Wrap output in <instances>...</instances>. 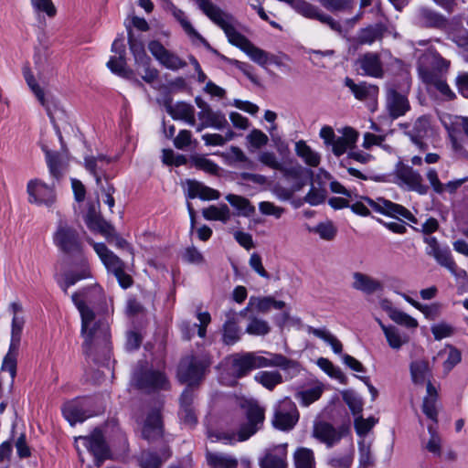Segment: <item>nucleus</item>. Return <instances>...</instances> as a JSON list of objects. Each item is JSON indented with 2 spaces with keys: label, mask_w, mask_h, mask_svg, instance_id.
I'll return each instance as SVG.
<instances>
[{
  "label": "nucleus",
  "mask_w": 468,
  "mask_h": 468,
  "mask_svg": "<svg viewBox=\"0 0 468 468\" xmlns=\"http://www.w3.org/2000/svg\"><path fill=\"white\" fill-rule=\"evenodd\" d=\"M202 12L225 32L229 41L240 48L255 63L265 66L268 63L280 65L274 56L254 46L239 33L232 25V17L214 5L210 0H195Z\"/></svg>",
  "instance_id": "1"
},
{
  "label": "nucleus",
  "mask_w": 468,
  "mask_h": 468,
  "mask_svg": "<svg viewBox=\"0 0 468 468\" xmlns=\"http://www.w3.org/2000/svg\"><path fill=\"white\" fill-rule=\"evenodd\" d=\"M72 301L81 317V335L84 337L83 348L88 356L101 352L107 356L110 354L109 324L102 317H97L80 298V293L72 295Z\"/></svg>",
  "instance_id": "2"
},
{
  "label": "nucleus",
  "mask_w": 468,
  "mask_h": 468,
  "mask_svg": "<svg viewBox=\"0 0 468 468\" xmlns=\"http://www.w3.org/2000/svg\"><path fill=\"white\" fill-rule=\"evenodd\" d=\"M72 301L81 317V335L84 337L83 348L88 356L101 352L107 356L110 354L109 324L102 317H97L80 298V293L72 295Z\"/></svg>",
  "instance_id": "3"
},
{
  "label": "nucleus",
  "mask_w": 468,
  "mask_h": 468,
  "mask_svg": "<svg viewBox=\"0 0 468 468\" xmlns=\"http://www.w3.org/2000/svg\"><path fill=\"white\" fill-rule=\"evenodd\" d=\"M267 367L297 369L298 364L281 354H270V358H267L255 353H246L242 356L237 355L233 356L231 373L236 378H242L252 369Z\"/></svg>",
  "instance_id": "4"
},
{
  "label": "nucleus",
  "mask_w": 468,
  "mask_h": 468,
  "mask_svg": "<svg viewBox=\"0 0 468 468\" xmlns=\"http://www.w3.org/2000/svg\"><path fill=\"white\" fill-rule=\"evenodd\" d=\"M247 422L243 424L239 432L238 438L235 433L211 432L208 437L212 442L223 441L225 443H233L236 441H243L252 436L261 429L264 420V410L257 404L250 403L247 409Z\"/></svg>",
  "instance_id": "5"
},
{
  "label": "nucleus",
  "mask_w": 468,
  "mask_h": 468,
  "mask_svg": "<svg viewBox=\"0 0 468 468\" xmlns=\"http://www.w3.org/2000/svg\"><path fill=\"white\" fill-rule=\"evenodd\" d=\"M368 205L374 211L391 216L394 218H404L412 223H417V218L404 207L395 204L384 198L373 200L369 197H361V200L350 206L351 210L360 216H368Z\"/></svg>",
  "instance_id": "6"
},
{
  "label": "nucleus",
  "mask_w": 468,
  "mask_h": 468,
  "mask_svg": "<svg viewBox=\"0 0 468 468\" xmlns=\"http://www.w3.org/2000/svg\"><path fill=\"white\" fill-rule=\"evenodd\" d=\"M210 364L211 361L207 353L186 356L179 364L178 378L188 386L195 385L204 378Z\"/></svg>",
  "instance_id": "7"
},
{
  "label": "nucleus",
  "mask_w": 468,
  "mask_h": 468,
  "mask_svg": "<svg viewBox=\"0 0 468 468\" xmlns=\"http://www.w3.org/2000/svg\"><path fill=\"white\" fill-rule=\"evenodd\" d=\"M53 242L59 250L69 256H80L82 241L79 231L66 221L59 220L53 234Z\"/></svg>",
  "instance_id": "8"
},
{
  "label": "nucleus",
  "mask_w": 468,
  "mask_h": 468,
  "mask_svg": "<svg viewBox=\"0 0 468 468\" xmlns=\"http://www.w3.org/2000/svg\"><path fill=\"white\" fill-rule=\"evenodd\" d=\"M299 413L295 404L288 398L274 407L272 425L281 431H290L297 423Z\"/></svg>",
  "instance_id": "9"
},
{
  "label": "nucleus",
  "mask_w": 468,
  "mask_h": 468,
  "mask_svg": "<svg viewBox=\"0 0 468 468\" xmlns=\"http://www.w3.org/2000/svg\"><path fill=\"white\" fill-rule=\"evenodd\" d=\"M75 441L77 450L80 452V445L86 448L94 456L98 466L110 455L108 446L99 430H94L90 436H80Z\"/></svg>",
  "instance_id": "10"
},
{
  "label": "nucleus",
  "mask_w": 468,
  "mask_h": 468,
  "mask_svg": "<svg viewBox=\"0 0 468 468\" xmlns=\"http://www.w3.org/2000/svg\"><path fill=\"white\" fill-rule=\"evenodd\" d=\"M132 381L137 388L146 392L166 389L169 386L166 377L162 372L152 369L135 371Z\"/></svg>",
  "instance_id": "11"
},
{
  "label": "nucleus",
  "mask_w": 468,
  "mask_h": 468,
  "mask_svg": "<svg viewBox=\"0 0 468 468\" xmlns=\"http://www.w3.org/2000/svg\"><path fill=\"white\" fill-rule=\"evenodd\" d=\"M348 427H334L326 421H317L314 424L313 436L328 448L336 445L348 433Z\"/></svg>",
  "instance_id": "12"
},
{
  "label": "nucleus",
  "mask_w": 468,
  "mask_h": 468,
  "mask_svg": "<svg viewBox=\"0 0 468 468\" xmlns=\"http://www.w3.org/2000/svg\"><path fill=\"white\" fill-rule=\"evenodd\" d=\"M27 192L29 203L49 207L56 200L54 186L38 179H33L27 183Z\"/></svg>",
  "instance_id": "13"
},
{
  "label": "nucleus",
  "mask_w": 468,
  "mask_h": 468,
  "mask_svg": "<svg viewBox=\"0 0 468 468\" xmlns=\"http://www.w3.org/2000/svg\"><path fill=\"white\" fill-rule=\"evenodd\" d=\"M279 171L286 180L293 181L290 190H282L281 197L283 199L291 198L293 193L300 191L305 186V181L303 180L305 169L301 165L292 163L282 165V168Z\"/></svg>",
  "instance_id": "14"
},
{
  "label": "nucleus",
  "mask_w": 468,
  "mask_h": 468,
  "mask_svg": "<svg viewBox=\"0 0 468 468\" xmlns=\"http://www.w3.org/2000/svg\"><path fill=\"white\" fill-rule=\"evenodd\" d=\"M450 67V61L443 58L439 53L429 50L421 56L419 64V74L422 79V71L426 69L432 75H445Z\"/></svg>",
  "instance_id": "15"
},
{
  "label": "nucleus",
  "mask_w": 468,
  "mask_h": 468,
  "mask_svg": "<svg viewBox=\"0 0 468 468\" xmlns=\"http://www.w3.org/2000/svg\"><path fill=\"white\" fill-rule=\"evenodd\" d=\"M148 49L151 54L165 68L176 70L186 66V62L183 61L176 54L167 50L159 41L153 40L148 44Z\"/></svg>",
  "instance_id": "16"
},
{
  "label": "nucleus",
  "mask_w": 468,
  "mask_h": 468,
  "mask_svg": "<svg viewBox=\"0 0 468 468\" xmlns=\"http://www.w3.org/2000/svg\"><path fill=\"white\" fill-rule=\"evenodd\" d=\"M396 175L402 183L407 185L409 189L420 195H425L428 192V186L422 183V176L410 166L401 165L398 167Z\"/></svg>",
  "instance_id": "17"
},
{
  "label": "nucleus",
  "mask_w": 468,
  "mask_h": 468,
  "mask_svg": "<svg viewBox=\"0 0 468 468\" xmlns=\"http://www.w3.org/2000/svg\"><path fill=\"white\" fill-rule=\"evenodd\" d=\"M386 106L393 119L404 115L410 110V102L407 96L397 91L395 89L388 90Z\"/></svg>",
  "instance_id": "18"
},
{
  "label": "nucleus",
  "mask_w": 468,
  "mask_h": 468,
  "mask_svg": "<svg viewBox=\"0 0 468 468\" xmlns=\"http://www.w3.org/2000/svg\"><path fill=\"white\" fill-rule=\"evenodd\" d=\"M352 280V288L366 294H373L384 289V285L380 281L363 272H354Z\"/></svg>",
  "instance_id": "19"
},
{
  "label": "nucleus",
  "mask_w": 468,
  "mask_h": 468,
  "mask_svg": "<svg viewBox=\"0 0 468 468\" xmlns=\"http://www.w3.org/2000/svg\"><path fill=\"white\" fill-rule=\"evenodd\" d=\"M20 341L21 337L11 336L8 352L5 356L1 365V370L7 371L10 374V389H12L13 388L14 380L16 376L17 356L20 346Z\"/></svg>",
  "instance_id": "20"
},
{
  "label": "nucleus",
  "mask_w": 468,
  "mask_h": 468,
  "mask_svg": "<svg viewBox=\"0 0 468 468\" xmlns=\"http://www.w3.org/2000/svg\"><path fill=\"white\" fill-rule=\"evenodd\" d=\"M286 444L278 445L268 451L260 461L261 468H287Z\"/></svg>",
  "instance_id": "21"
},
{
  "label": "nucleus",
  "mask_w": 468,
  "mask_h": 468,
  "mask_svg": "<svg viewBox=\"0 0 468 468\" xmlns=\"http://www.w3.org/2000/svg\"><path fill=\"white\" fill-rule=\"evenodd\" d=\"M93 249L107 268L113 274L123 268L122 261L111 251L103 243H94Z\"/></svg>",
  "instance_id": "22"
},
{
  "label": "nucleus",
  "mask_w": 468,
  "mask_h": 468,
  "mask_svg": "<svg viewBox=\"0 0 468 468\" xmlns=\"http://www.w3.org/2000/svg\"><path fill=\"white\" fill-rule=\"evenodd\" d=\"M357 63L364 75L375 78L382 77V63L378 54L367 53L358 59Z\"/></svg>",
  "instance_id": "23"
},
{
  "label": "nucleus",
  "mask_w": 468,
  "mask_h": 468,
  "mask_svg": "<svg viewBox=\"0 0 468 468\" xmlns=\"http://www.w3.org/2000/svg\"><path fill=\"white\" fill-rule=\"evenodd\" d=\"M219 197H220V194L216 189L207 186L198 181H195V180L187 181V197L188 198L199 197L203 200H217L219 198Z\"/></svg>",
  "instance_id": "24"
},
{
  "label": "nucleus",
  "mask_w": 468,
  "mask_h": 468,
  "mask_svg": "<svg viewBox=\"0 0 468 468\" xmlns=\"http://www.w3.org/2000/svg\"><path fill=\"white\" fill-rule=\"evenodd\" d=\"M345 85L349 88L354 96L359 101L375 98L378 93V88L376 85L361 82L356 84L348 77L345 79Z\"/></svg>",
  "instance_id": "25"
},
{
  "label": "nucleus",
  "mask_w": 468,
  "mask_h": 468,
  "mask_svg": "<svg viewBox=\"0 0 468 468\" xmlns=\"http://www.w3.org/2000/svg\"><path fill=\"white\" fill-rule=\"evenodd\" d=\"M283 301H277L271 296L256 297L251 296L247 305V309H255L259 313L266 314L271 308L281 310L285 307Z\"/></svg>",
  "instance_id": "26"
},
{
  "label": "nucleus",
  "mask_w": 468,
  "mask_h": 468,
  "mask_svg": "<svg viewBox=\"0 0 468 468\" xmlns=\"http://www.w3.org/2000/svg\"><path fill=\"white\" fill-rule=\"evenodd\" d=\"M377 322L381 327L388 346L392 349L398 350L409 342V336L406 334L401 333L396 326L385 325L379 319H377Z\"/></svg>",
  "instance_id": "27"
},
{
  "label": "nucleus",
  "mask_w": 468,
  "mask_h": 468,
  "mask_svg": "<svg viewBox=\"0 0 468 468\" xmlns=\"http://www.w3.org/2000/svg\"><path fill=\"white\" fill-rule=\"evenodd\" d=\"M163 428L160 413L156 410L148 414L143 428V436L148 441H154L162 435Z\"/></svg>",
  "instance_id": "28"
},
{
  "label": "nucleus",
  "mask_w": 468,
  "mask_h": 468,
  "mask_svg": "<svg viewBox=\"0 0 468 468\" xmlns=\"http://www.w3.org/2000/svg\"><path fill=\"white\" fill-rule=\"evenodd\" d=\"M410 376L414 384L422 386L431 380V368L426 360L413 361L410 366Z\"/></svg>",
  "instance_id": "29"
},
{
  "label": "nucleus",
  "mask_w": 468,
  "mask_h": 468,
  "mask_svg": "<svg viewBox=\"0 0 468 468\" xmlns=\"http://www.w3.org/2000/svg\"><path fill=\"white\" fill-rule=\"evenodd\" d=\"M193 394L186 389L180 398L179 416L182 421L188 426H193L197 422V417L192 408Z\"/></svg>",
  "instance_id": "30"
},
{
  "label": "nucleus",
  "mask_w": 468,
  "mask_h": 468,
  "mask_svg": "<svg viewBox=\"0 0 468 468\" xmlns=\"http://www.w3.org/2000/svg\"><path fill=\"white\" fill-rule=\"evenodd\" d=\"M62 411L65 419L70 423V425H74L77 422H82L89 417L82 403L77 400L66 403Z\"/></svg>",
  "instance_id": "31"
},
{
  "label": "nucleus",
  "mask_w": 468,
  "mask_h": 468,
  "mask_svg": "<svg viewBox=\"0 0 468 468\" xmlns=\"http://www.w3.org/2000/svg\"><path fill=\"white\" fill-rule=\"evenodd\" d=\"M418 19L421 25L428 27L442 28L446 27L447 24L443 16L427 7L419 9Z\"/></svg>",
  "instance_id": "32"
},
{
  "label": "nucleus",
  "mask_w": 468,
  "mask_h": 468,
  "mask_svg": "<svg viewBox=\"0 0 468 468\" xmlns=\"http://www.w3.org/2000/svg\"><path fill=\"white\" fill-rule=\"evenodd\" d=\"M422 81L431 87H434L441 95L448 99L454 97V93L446 83L445 75H432L430 71L423 69Z\"/></svg>",
  "instance_id": "33"
},
{
  "label": "nucleus",
  "mask_w": 468,
  "mask_h": 468,
  "mask_svg": "<svg viewBox=\"0 0 468 468\" xmlns=\"http://www.w3.org/2000/svg\"><path fill=\"white\" fill-rule=\"evenodd\" d=\"M207 464L210 468H237L238 460L232 455L207 452L206 454Z\"/></svg>",
  "instance_id": "34"
},
{
  "label": "nucleus",
  "mask_w": 468,
  "mask_h": 468,
  "mask_svg": "<svg viewBox=\"0 0 468 468\" xmlns=\"http://www.w3.org/2000/svg\"><path fill=\"white\" fill-rule=\"evenodd\" d=\"M236 313L230 310L227 314V321L223 326V342L233 345L239 339V329L235 320Z\"/></svg>",
  "instance_id": "35"
},
{
  "label": "nucleus",
  "mask_w": 468,
  "mask_h": 468,
  "mask_svg": "<svg viewBox=\"0 0 468 468\" xmlns=\"http://www.w3.org/2000/svg\"><path fill=\"white\" fill-rule=\"evenodd\" d=\"M226 199L237 210L239 216L250 217L255 212V207L242 196L229 194Z\"/></svg>",
  "instance_id": "36"
},
{
  "label": "nucleus",
  "mask_w": 468,
  "mask_h": 468,
  "mask_svg": "<svg viewBox=\"0 0 468 468\" xmlns=\"http://www.w3.org/2000/svg\"><path fill=\"white\" fill-rule=\"evenodd\" d=\"M169 113L174 119L183 120L190 125H194L196 122L195 109L190 104L185 102L176 103L169 109Z\"/></svg>",
  "instance_id": "37"
},
{
  "label": "nucleus",
  "mask_w": 468,
  "mask_h": 468,
  "mask_svg": "<svg viewBox=\"0 0 468 468\" xmlns=\"http://www.w3.org/2000/svg\"><path fill=\"white\" fill-rule=\"evenodd\" d=\"M199 118L206 121L208 127L222 130L228 126V121L225 114L219 111H213L211 108L201 111L198 114Z\"/></svg>",
  "instance_id": "38"
},
{
  "label": "nucleus",
  "mask_w": 468,
  "mask_h": 468,
  "mask_svg": "<svg viewBox=\"0 0 468 468\" xmlns=\"http://www.w3.org/2000/svg\"><path fill=\"white\" fill-rule=\"evenodd\" d=\"M107 67L112 72L125 79H133L137 85H142L138 79L133 78V71L126 69L125 57H112L107 62Z\"/></svg>",
  "instance_id": "39"
},
{
  "label": "nucleus",
  "mask_w": 468,
  "mask_h": 468,
  "mask_svg": "<svg viewBox=\"0 0 468 468\" xmlns=\"http://www.w3.org/2000/svg\"><path fill=\"white\" fill-rule=\"evenodd\" d=\"M9 309L13 314L12 324H11V336L21 337L23 327L25 324V318L22 315L23 307L18 302L11 303Z\"/></svg>",
  "instance_id": "40"
},
{
  "label": "nucleus",
  "mask_w": 468,
  "mask_h": 468,
  "mask_svg": "<svg viewBox=\"0 0 468 468\" xmlns=\"http://www.w3.org/2000/svg\"><path fill=\"white\" fill-rule=\"evenodd\" d=\"M430 127L429 119L421 116L416 120L411 130L406 132V134L417 145L422 146L421 139L426 135Z\"/></svg>",
  "instance_id": "41"
},
{
  "label": "nucleus",
  "mask_w": 468,
  "mask_h": 468,
  "mask_svg": "<svg viewBox=\"0 0 468 468\" xmlns=\"http://www.w3.org/2000/svg\"><path fill=\"white\" fill-rule=\"evenodd\" d=\"M295 152L310 166L316 167L320 164V155L312 150L304 141H299L295 144Z\"/></svg>",
  "instance_id": "42"
},
{
  "label": "nucleus",
  "mask_w": 468,
  "mask_h": 468,
  "mask_svg": "<svg viewBox=\"0 0 468 468\" xmlns=\"http://www.w3.org/2000/svg\"><path fill=\"white\" fill-rule=\"evenodd\" d=\"M202 215L207 220H218L227 223L230 219V210L226 204L218 207L209 206L202 210Z\"/></svg>",
  "instance_id": "43"
},
{
  "label": "nucleus",
  "mask_w": 468,
  "mask_h": 468,
  "mask_svg": "<svg viewBox=\"0 0 468 468\" xmlns=\"http://www.w3.org/2000/svg\"><path fill=\"white\" fill-rule=\"evenodd\" d=\"M382 35L383 30L380 26H370L358 32L357 43L361 45H371L375 41L381 39Z\"/></svg>",
  "instance_id": "44"
},
{
  "label": "nucleus",
  "mask_w": 468,
  "mask_h": 468,
  "mask_svg": "<svg viewBox=\"0 0 468 468\" xmlns=\"http://www.w3.org/2000/svg\"><path fill=\"white\" fill-rule=\"evenodd\" d=\"M128 42L131 52L134 57L135 63L141 66L148 65L150 63V58L144 50V43L133 38L131 32H129Z\"/></svg>",
  "instance_id": "45"
},
{
  "label": "nucleus",
  "mask_w": 468,
  "mask_h": 468,
  "mask_svg": "<svg viewBox=\"0 0 468 468\" xmlns=\"http://www.w3.org/2000/svg\"><path fill=\"white\" fill-rule=\"evenodd\" d=\"M308 332L313 334L314 336L324 340L328 345H330L333 351L335 354H341V352L343 350V346H342L341 342L334 335H332L328 330H326L324 328L309 327Z\"/></svg>",
  "instance_id": "46"
},
{
  "label": "nucleus",
  "mask_w": 468,
  "mask_h": 468,
  "mask_svg": "<svg viewBox=\"0 0 468 468\" xmlns=\"http://www.w3.org/2000/svg\"><path fill=\"white\" fill-rule=\"evenodd\" d=\"M255 380L271 390L282 382V377L278 371H261L255 375Z\"/></svg>",
  "instance_id": "47"
},
{
  "label": "nucleus",
  "mask_w": 468,
  "mask_h": 468,
  "mask_svg": "<svg viewBox=\"0 0 468 468\" xmlns=\"http://www.w3.org/2000/svg\"><path fill=\"white\" fill-rule=\"evenodd\" d=\"M295 468H315L314 456L312 450L300 448L294 452Z\"/></svg>",
  "instance_id": "48"
},
{
  "label": "nucleus",
  "mask_w": 468,
  "mask_h": 468,
  "mask_svg": "<svg viewBox=\"0 0 468 468\" xmlns=\"http://www.w3.org/2000/svg\"><path fill=\"white\" fill-rule=\"evenodd\" d=\"M270 331L271 326L267 321L255 316L250 317L248 325L246 327V332L249 335H265L269 334Z\"/></svg>",
  "instance_id": "49"
},
{
  "label": "nucleus",
  "mask_w": 468,
  "mask_h": 468,
  "mask_svg": "<svg viewBox=\"0 0 468 468\" xmlns=\"http://www.w3.org/2000/svg\"><path fill=\"white\" fill-rule=\"evenodd\" d=\"M323 394V388L321 386H315L304 390L299 391L296 394V398L300 399L301 405L308 407L314 401L320 399Z\"/></svg>",
  "instance_id": "50"
},
{
  "label": "nucleus",
  "mask_w": 468,
  "mask_h": 468,
  "mask_svg": "<svg viewBox=\"0 0 468 468\" xmlns=\"http://www.w3.org/2000/svg\"><path fill=\"white\" fill-rule=\"evenodd\" d=\"M447 357L443 362V367L446 373L450 372L461 361V353L452 346H447L445 349L439 352L438 356H444Z\"/></svg>",
  "instance_id": "51"
},
{
  "label": "nucleus",
  "mask_w": 468,
  "mask_h": 468,
  "mask_svg": "<svg viewBox=\"0 0 468 468\" xmlns=\"http://www.w3.org/2000/svg\"><path fill=\"white\" fill-rule=\"evenodd\" d=\"M462 132L468 139V118L467 117H457L453 122V130L450 133L452 146L455 150L462 148L461 144L457 141L456 133Z\"/></svg>",
  "instance_id": "52"
},
{
  "label": "nucleus",
  "mask_w": 468,
  "mask_h": 468,
  "mask_svg": "<svg viewBox=\"0 0 468 468\" xmlns=\"http://www.w3.org/2000/svg\"><path fill=\"white\" fill-rule=\"evenodd\" d=\"M354 459V447L350 448L343 454L334 456L329 460V464L332 468H350Z\"/></svg>",
  "instance_id": "53"
},
{
  "label": "nucleus",
  "mask_w": 468,
  "mask_h": 468,
  "mask_svg": "<svg viewBox=\"0 0 468 468\" xmlns=\"http://www.w3.org/2000/svg\"><path fill=\"white\" fill-rule=\"evenodd\" d=\"M24 77H25V80H26L27 85L29 86L30 90L35 94V96L37 97V99L38 100L40 104L42 106L48 108L47 101L45 99V92L40 88V86L37 83L33 74L29 70L26 69L24 71Z\"/></svg>",
  "instance_id": "54"
},
{
  "label": "nucleus",
  "mask_w": 468,
  "mask_h": 468,
  "mask_svg": "<svg viewBox=\"0 0 468 468\" xmlns=\"http://www.w3.org/2000/svg\"><path fill=\"white\" fill-rule=\"evenodd\" d=\"M42 150L46 154L47 164L50 174L58 178L60 176L59 154L56 152L49 151L46 146H42Z\"/></svg>",
  "instance_id": "55"
},
{
  "label": "nucleus",
  "mask_w": 468,
  "mask_h": 468,
  "mask_svg": "<svg viewBox=\"0 0 468 468\" xmlns=\"http://www.w3.org/2000/svg\"><path fill=\"white\" fill-rule=\"evenodd\" d=\"M319 3L331 12L345 11L353 7L352 0H318Z\"/></svg>",
  "instance_id": "56"
},
{
  "label": "nucleus",
  "mask_w": 468,
  "mask_h": 468,
  "mask_svg": "<svg viewBox=\"0 0 468 468\" xmlns=\"http://www.w3.org/2000/svg\"><path fill=\"white\" fill-rule=\"evenodd\" d=\"M175 16L178 19V21L180 22L181 26L183 27V28L185 29V31L188 34V35H193L195 37H197L198 39H200V41L207 48H210V45L207 43V41L202 37L200 36L196 30L195 28L192 27L191 23L186 19V17L185 16V14L183 11L181 10H177L176 12H175Z\"/></svg>",
  "instance_id": "57"
},
{
  "label": "nucleus",
  "mask_w": 468,
  "mask_h": 468,
  "mask_svg": "<svg viewBox=\"0 0 468 468\" xmlns=\"http://www.w3.org/2000/svg\"><path fill=\"white\" fill-rule=\"evenodd\" d=\"M390 319L396 324L403 325L407 328L414 329L417 328L419 324L418 321L415 318L399 310L393 312Z\"/></svg>",
  "instance_id": "58"
},
{
  "label": "nucleus",
  "mask_w": 468,
  "mask_h": 468,
  "mask_svg": "<svg viewBox=\"0 0 468 468\" xmlns=\"http://www.w3.org/2000/svg\"><path fill=\"white\" fill-rule=\"evenodd\" d=\"M313 231L324 240H332L336 235V229L331 222L320 223Z\"/></svg>",
  "instance_id": "59"
},
{
  "label": "nucleus",
  "mask_w": 468,
  "mask_h": 468,
  "mask_svg": "<svg viewBox=\"0 0 468 468\" xmlns=\"http://www.w3.org/2000/svg\"><path fill=\"white\" fill-rule=\"evenodd\" d=\"M436 262L441 265V267L447 269L448 271L450 268L453 267L454 260L451 254L450 250L447 247H443L439 252L435 253L433 256H431Z\"/></svg>",
  "instance_id": "60"
},
{
  "label": "nucleus",
  "mask_w": 468,
  "mask_h": 468,
  "mask_svg": "<svg viewBox=\"0 0 468 468\" xmlns=\"http://www.w3.org/2000/svg\"><path fill=\"white\" fill-rule=\"evenodd\" d=\"M192 163L197 168L209 174H216L218 169V165L214 162L201 155L193 156Z\"/></svg>",
  "instance_id": "61"
},
{
  "label": "nucleus",
  "mask_w": 468,
  "mask_h": 468,
  "mask_svg": "<svg viewBox=\"0 0 468 468\" xmlns=\"http://www.w3.org/2000/svg\"><path fill=\"white\" fill-rule=\"evenodd\" d=\"M247 140L252 147L257 149L266 145L269 142L268 136L259 129H253L250 131L247 135Z\"/></svg>",
  "instance_id": "62"
},
{
  "label": "nucleus",
  "mask_w": 468,
  "mask_h": 468,
  "mask_svg": "<svg viewBox=\"0 0 468 468\" xmlns=\"http://www.w3.org/2000/svg\"><path fill=\"white\" fill-rule=\"evenodd\" d=\"M258 160L264 165L278 170L282 168V163L278 160L276 154L273 152L265 151L261 152L259 156Z\"/></svg>",
  "instance_id": "63"
},
{
  "label": "nucleus",
  "mask_w": 468,
  "mask_h": 468,
  "mask_svg": "<svg viewBox=\"0 0 468 468\" xmlns=\"http://www.w3.org/2000/svg\"><path fill=\"white\" fill-rule=\"evenodd\" d=\"M162 463L163 460L150 452H144L140 457V465L142 468H160Z\"/></svg>",
  "instance_id": "64"
}]
</instances>
